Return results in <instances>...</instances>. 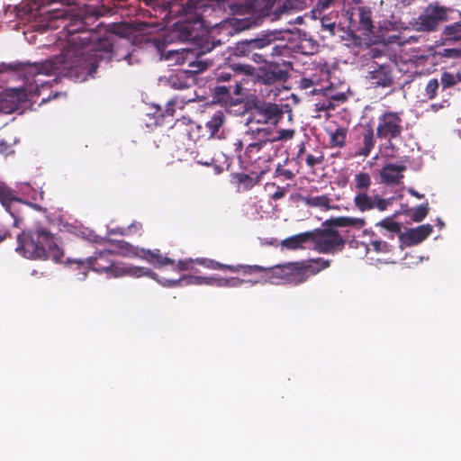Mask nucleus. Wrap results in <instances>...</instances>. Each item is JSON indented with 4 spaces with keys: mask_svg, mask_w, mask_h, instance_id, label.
Instances as JSON below:
<instances>
[{
    "mask_svg": "<svg viewBox=\"0 0 461 461\" xmlns=\"http://www.w3.org/2000/svg\"><path fill=\"white\" fill-rule=\"evenodd\" d=\"M405 168V166L396 164L384 166L380 171L381 182L387 185L398 184L403 177Z\"/></svg>",
    "mask_w": 461,
    "mask_h": 461,
    "instance_id": "11",
    "label": "nucleus"
},
{
    "mask_svg": "<svg viewBox=\"0 0 461 461\" xmlns=\"http://www.w3.org/2000/svg\"><path fill=\"white\" fill-rule=\"evenodd\" d=\"M17 251L31 259L52 258L59 261L63 257V251L58 246L53 235L43 227L23 232L18 237Z\"/></svg>",
    "mask_w": 461,
    "mask_h": 461,
    "instance_id": "2",
    "label": "nucleus"
},
{
    "mask_svg": "<svg viewBox=\"0 0 461 461\" xmlns=\"http://www.w3.org/2000/svg\"><path fill=\"white\" fill-rule=\"evenodd\" d=\"M240 87L238 85H236L234 86V93L239 95L240 94Z\"/></svg>",
    "mask_w": 461,
    "mask_h": 461,
    "instance_id": "52",
    "label": "nucleus"
},
{
    "mask_svg": "<svg viewBox=\"0 0 461 461\" xmlns=\"http://www.w3.org/2000/svg\"><path fill=\"white\" fill-rule=\"evenodd\" d=\"M460 16H461V14H460ZM445 34L448 40H453V41L461 40V21L446 27Z\"/></svg>",
    "mask_w": 461,
    "mask_h": 461,
    "instance_id": "25",
    "label": "nucleus"
},
{
    "mask_svg": "<svg viewBox=\"0 0 461 461\" xmlns=\"http://www.w3.org/2000/svg\"><path fill=\"white\" fill-rule=\"evenodd\" d=\"M285 196V191L281 188H278L276 192H275L272 195L274 200H279Z\"/></svg>",
    "mask_w": 461,
    "mask_h": 461,
    "instance_id": "43",
    "label": "nucleus"
},
{
    "mask_svg": "<svg viewBox=\"0 0 461 461\" xmlns=\"http://www.w3.org/2000/svg\"><path fill=\"white\" fill-rule=\"evenodd\" d=\"M448 51L451 52V53H455V54L457 53V50H449Z\"/></svg>",
    "mask_w": 461,
    "mask_h": 461,
    "instance_id": "56",
    "label": "nucleus"
},
{
    "mask_svg": "<svg viewBox=\"0 0 461 461\" xmlns=\"http://www.w3.org/2000/svg\"><path fill=\"white\" fill-rule=\"evenodd\" d=\"M330 143L335 147H343L346 140L347 130L343 127L337 128L330 134Z\"/></svg>",
    "mask_w": 461,
    "mask_h": 461,
    "instance_id": "23",
    "label": "nucleus"
},
{
    "mask_svg": "<svg viewBox=\"0 0 461 461\" xmlns=\"http://www.w3.org/2000/svg\"><path fill=\"white\" fill-rule=\"evenodd\" d=\"M369 78L372 84L381 86H389L392 84V78L384 68L369 72Z\"/></svg>",
    "mask_w": 461,
    "mask_h": 461,
    "instance_id": "17",
    "label": "nucleus"
},
{
    "mask_svg": "<svg viewBox=\"0 0 461 461\" xmlns=\"http://www.w3.org/2000/svg\"><path fill=\"white\" fill-rule=\"evenodd\" d=\"M362 21L363 23H366V24H369V19L368 18H365L364 16H362Z\"/></svg>",
    "mask_w": 461,
    "mask_h": 461,
    "instance_id": "54",
    "label": "nucleus"
},
{
    "mask_svg": "<svg viewBox=\"0 0 461 461\" xmlns=\"http://www.w3.org/2000/svg\"><path fill=\"white\" fill-rule=\"evenodd\" d=\"M461 81V75L459 73L454 74L450 72H444L441 75V84L443 88L451 87Z\"/></svg>",
    "mask_w": 461,
    "mask_h": 461,
    "instance_id": "24",
    "label": "nucleus"
},
{
    "mask_svg": "<svg viewBox=\"0 0 461 461\" xmlns=\"http://www.w3.org/2000/svg\"><path fill=\"white\" fill-rule=\"evenodd\" d=\"M438 223L440 227H443L444 226V223L441 221L440 219L438 220Z\"/></svg>",
    "mask_w": 461,
    "mask_h": 461,
    "instance_id": "55",
    "label": "nucleus"
},
{
    "mask_svg": "<svg viewBox=\"0 0 461 461\" xmlns=\"http://www.w3.org/2000/svg\"><path fill=\"white\" fill-rule=\"evenodd\" d=\"M276 172L280 176H285L286 179H292L294 176V174L291 170L285 169V168H282L280 167H277Z\"/></svg>",
    "mask_w": 461,
    "mask_h": 461,
    "instance_id": "40",
    "label": "nucleus"
},
{
    "mask_svg": "<svg viewBox=\"0 0 461 461\" xmlns=\"http://www.w3.org/2000/svg\"><path fill=\"white\" fill-rule=\"evenodd\" d=\"M176 104H177V100H176V99H173V100H171V101H169V102L167 103V106H168V107H169V106H172V105H176Z\"/></svg>",
    "mask_w": 461,
    "mask_h": 461,
    "instance_id": "50",
    "label": "nucleus"
},
{
    "mask_svg": "<svg viewBox=\"0 0 461 461\" xmlns=\"http://www.w3.org/2000/svg\"><path fill=\"white\" fill-rule=\"evenodd\" d=\"M222 268L230 269V271L236 272L240 268H248V269H255V270H261L262 268L260 267L255 266V267H243V266H230V265H223Z\"/></svg>",
    "mask_w": 461,
    "mask_h": 461,
    "instance_id": "39",
    "label": "nucleus"
},
{
    "mask_svg": "<svg viewBox=\"0 0 461 461\" xmlns=\"http://www.w3.org/2000/svg\"><path fill=\"white\" fill-rule=\"evenodd\" d=\"M193 100H194L193 98H188V99L186 100V102H191V101H193Z\"/></svg>",
    "mask_w": 461,
    "mask_h": 461,
    "instance_id": "57",
    "label": "nucleus"
},
{
    "mask_svg": "<svg viewBox=\"0 0 461 461\" xmlns=\"http://www.w3.org/2000/svg\"><path fill=\"white\" fill-rule=\"evenodd\" d=\"M408 192H409L411 195H413V196H415V197H417V198H420H420H422V197H423V195H422V194H419L417 191H415V190H414V189H412V188H410V189L408 190Z\"/></svg>",
    "mask_w": 461,
    "mask_h": 461,
    "instance_id": "47",
    "label": "nucleus"
},
{
    "mask_svg": "<svg viewBox=\"0 0 461 461\" xmlns=\"http://www.w3.org/2000/svg\"><path fill=\"white\" fill-rule=\"evenodd\" d=\"M438 81L437 79H430L427 86H426V88H425V91H426V95L429 98V99H432L436 96V94H437V90L438 88Z\"/></svg>",
    "mask_w": 461,
    "mask_h": 461,
    "instance_id": "32",
    "label": "nucleus"
},
{
    "mask_svg": "<svg viewBox=\"0 0 461 461\" xmlns=\"http://www.w3.org/2000/svg\"><path fill=\"white\" fill-rule=\"evenodd\" d=\"M67 12L65 10H53L50 14V19H66Z\"/></svg>",
    "mask_w": 461,
    "mask_h": 461,
    "instance_id": "38",
    "label": "nucleus"
},
{
    "mask_svg": "<svg viewBox=\"0 0 461 461\" xmlns=\"http://www.w3.org/2000/svg\"><path fill=\"white\" fill-rule=\"evenodd\" d=\"M433 227L430 224L420 225L405 231L406 241L411 244H418L424 240L431 232Z\"/></svg>",
    "mask_w": 461,
    "mask_h": 461,
    "instance_id": "13",
    "label": "nucleus"
},
{
    "mask_svg": "<svg viewBox=\"0 0 461 461\" xmlns=\"http://www.w3.org/2000/svg\"><path fill=\"white\" fill-rule=\"evenodd\" d=\"M195 262H197L199 265L204 266L208 268H222L223 265L221 263H218L216 261L211 260V259H204V258H197L195 259Z\"/></svg>",
    "mask_w": 461,
    "mask_h": 461,
    "instance_id": "37",
    "label": "nucleus"
},
{
    "mask_svg": "<svg viewBox=\"0 0 461 461\" xmlns=\"http://www.w3.org/2000/svg\"><path fill=\"white\" fill-rule=\"evenodd\" d=\"M119 253H121L123 256L126 257H140L142 258L147 259L149 262L158 265V266H164L167 264H173V260L167 257H162L159 254L158 250L151 251V250H145V249H140L139 248L133 247L130 245L129 243L121 242L119 244Z\"/></svg>",
    "mask_w": 461,
    "mask_h": 461,
    "instance_id": "10",
    "label": "nucleus"
},
{
    "mask_svg": "<svg viewBox=\"0 0 461 461\" xmlns=\"http://www.w3.org/2000/svg\"><path fill=\"white\" fill-rule=\"evenodd\" d=\"M243 283L242 280L236 278V277H230V278H215V285L222 287V286H230L235 287L239 286Z\"/></svg>",
    "mask_w": 461,
    "mask_h": 461,
    "instance_id": "31",
    "label": "nucleus"
},
{
    "mask_svg": "<svg viewBox=\"0 0 461 461\" xmlns=\"http://www.w3.org/2000/svg\"><path fill=\"white\" fill-rule=\"evenodd\" d=\"M10 148H11V146L8 145L6 142L0 141V152L1 153L7 152L10 149Z\"/></svg>",
    "mask_w": 461,
    "mask_h": 461,
    "instance_id": "44",
    "label": "nucleus"
},
{
    "mask_svg": "<svg viewBox=\"0 0 461 461\" xmlns=\"http://www.w3.org/2000/svg\"><path fill=\"white\" fill-rule=\"evenodd\" d=\"M167 113H168L170 115H173V112H170V113H169V108L167 109Z\"/></svg>",
    "mask_w": 461,
    "mask_h": 461,
    "instance_id": "58",
    "label": "nucleus"
},
{
    "mask_svg": "<svg viewBox=\"0 0 461 461\" xmlns=\"http://www.w3.org/2000/svg\"><path fill=\"white\" fill-rule=\"evenodd\" d=\"M446 16L447 10L444 7L429 5L425 9L423 14L417 18L415 22L416 30L421 32L434 31Z\"/></svg>",
    "mask_w": 461,
    "mask_h": 461,
    "instance_id": "7",
    "label": "nucleus"
},
{
    "mask_svg": "<svg viewBox=\"0 0 461 461\" xmlns=\"http://www.w3.org/2000/svg\"><path fill=\"white\" fill-rule=\"evenodd\" d=\"M370 246L374 250L377 252H388L390 250V246L386 241L374 240L370 242Z\"/></svg>",
    "mask_w": 461,
    "mask_h": 461,
    "instance_id": "33",
    "label": "nucleus"
},
{
    "mask_svg": "<svg viewBox=\"0 0 461 461\" xmlns=\"http://www.w3.org/2000/svg\"><path fill=\"white\" fill-rule=\"evenodd\" d=\"M348 4H358L360 0H345Z\"/></svg>",
    "mask_w": 461,
    "mask_h": 461,
    "instance_id": "51",
    "label": "nucleus"
},
{
    "mask_svg": "<svg viewBox=\"0 0 461 461\" xmlns=\"http://www.w3.org/2000/svg\"><path fill=\"white\" fill-rule=\"evenodd\" d=\"M224 115L222 112H216L212 117L206 122V128L209 130L211 137H218L220 128L223 125Z\"/></svg>",
    "mask_w": 461,
    "mask_h": 461,
    "instance_id": "19",
    "label": "nucleus"
},
{
    "mask_svg": "<svg viewBox=\"0 0 461 461\" xmlns=\"http://www.w3.org/2000/svg\"><path fill=\"white\" fill-rule=\"evenodd\" d=\"M186 280V284H194V285H215L214 277H203V276H189L188 278H184Z\"/></svg>",
    "mask_w": 461,
    "mask_h": 461,
    "instance_id": "30",
    "label": "nucleus"
},
{
    "mask_svg": "<svg viewBox=\"0 0 461 461\" xmlns=\"http://www.w3.org/2000/svg\"><path fill=\"white\" fill-rule=\"evenodd\" d=\"M158 50L160 52L161 59L169 61L170 65H182L187 63L193 72H199L205 68V67L200 62L195 64V54L189 49L165 50L161 49L160 45H158Z\"/></svg>",
    "mask_w": 461,
    "mask_h": 461,
    "instance_id": "5",
    "label": "nucleus"
},
{
    "mask_svg": "<svg viewBox=\"0 0 461 461\" xmlns=\"http://www.w3.org/2000/svg\"><path fill=\"white\" fill-rule=\"evenodd\" d=\"M333 2V0H320L319 1V5L322 8V9H325L327 7L330 6V5Z\"/></svg>",
    "mask_w": 461,
    "mask_h": 461,
    "instance_id": "45",
    "label": "nucleus"
},
{
    "mask_svg": "<svg viewBox=\"0 0 461 461\" xmlns=\"http://www.w3.org/2000/svg\"><path fill=\"white\" fill-rule=\"evenodd\" d=\"M2 240V238L0 237V241Z\"/></svg>",
    "mask_w": 461,
    "mask_h": 461,
    "instance_id": "60",
    "label": "nucleus"
},
{
    "mask_svg": "<svg viewBox=\"0 0 461 461\" xmlns=\"http://www.w3.org/2000/svg\"><path fill=\"white\" fill-rule=\"evenodd\" d=\"M329 267L330 260L321 258L290 263L273 267L269 271L268 278L273 284L288 283L298 285Z\"/></svg>",
    "mask_w": 461,
    "mask_h": 461,
    "instance_id": "3",
    "label": "nucleus"
},
{
    "mask_svg": "<svg viewBox=\"0 0 461 461\" xmlns=\"http://www.w3.org/2000/svg\"><path fill=\"white\" fill-rule=\"evenodd\" d=\"M87 265L91 266L93 270L97 272H111L113 276H120L122 275H130L131 276L140 277L142 276H150L152 278H155V275L152 274L149 269H146L144 267H125V268H119L118 267H115L112 265L111 263L107 262L106 265H101L98 263L97 258H88L87 259Z\"/></svg>",
    "mask_w": 461,
    "mask_h": 461,
    "instance_id": "9",
    "label": "nucleus"
},
{
    "mask_svg": "<svg viewBox=\"0 0 461 461\" xmlns=\"http://www.w3.org/2000/svg\"><path fill=\"white\" fill-rule=\"evenodd\" d=\"M234 145L236 146V149H242V145H243L242 140H238L234 143Z\"/></svg>",
    "mask_w": 461,
    "mask_h": 461,
    "instance_id": "48",
    "label": "nucleus"
},
{
    "mask_svg": "<svg viewBox=\"0 0 461 461\" xmlns=\"http://www.w3.org/2000/svg\"><path fill=\"white\" fill-rule=\"evenodd\" d=\"M374 131L371 128L365 130L362 133V140L356 151V156L367 157L375 147Z\"/></svg>",
    "mask_w": 461,
    "mask_h": 461,
    "instance_id": "15",
    "label": "nucleus"
},
{
    "mask_svg": "<svg viewBox=\"0 0 461 461\" xmlns=\"http://www.w3.org/2000/svg\"><path fill=\"white\" fill-rule=\"evenodd\" d=\"M315 249L321 253H334L341 250L344 246V240L338 231L333 230H323L318 234L313 233Z\"/></svg>",
    "mask_w": 461,
    "mask_h": 461,
    "instance_id": "6",
    "label": "nucleus"
},
{
    "mask_svg": "<svg viewBox=\"0 0 461 461\" xmlns=\"http://www.w3.org/2000/svg\"><path fill=\"white\" fill-rule=\"evenodd\" d=\"M333 223L338 227H354L356 229L362 228L366 221L362 218L354 217H338L332 220Z\"/></svg>",
    "mask_w": 461,
    "mask_h": 461,
    "instance_id": "21",
    "label": "nucleus"
},
{
    "mask_svg": "<svg viewBox=\"0 0 461 461\" xmlns=\"http://www.w3.org/2000/svg\"><path fill=\"white\" fill-rule=\"evenodd\" d=\"M258 137L262 138V145L263 149V159L270 160L273 157H275L279 149V148L276 145V141L272 140V137H270V131L263 128L257 129Z\"/></svg>",
    "mask_w": 461,
    "mask_h": 461,
    "instance_id": "12",
    "label": "nucleus"
},
{
    "mask_svg": "<svg viewBox=\"0 0 461 461\" xmlns=\"http://www.w3.org/2000/svg\"><path fill=\"white\" fill-rule=\"evenodd\" d=\"M322 160H323V156L321 154H319V155L307 154L306 158H305L306 164L311 167L321 164L322 162Z\"/></svg>",
    "mask_w": 461,
    "mask_h": 461,
    "instance_id": "36",
    "label": "nucleus"
},
{
    "mask_svg": "<svg viewBox=\"0 0 461 461\" xmlns=\"http://www.w3.org/2000/svg\"><path fill=\"white\" fill-rule=\"evenodd\" d=\"M374 201L375 195H369L366 192H359L354 197V204L361 212L373 210Z\"/></svg>",
    "mask_w": 461,
    "mask_h": 461,
    "instance_id": "18",
    "label": "nucleus"
},
{
    "mask_svg": "<svg viewBox=\"0 0 461 461\" xmlns=\"http://www.w3.org/2000/svg\"><path fill=\"white\" fill-rule=\"evenodd\" d=\"M250 134L248 132L245 136V138H248Z\"/></svg>",
    "mask_w": 461,
    "mask_h": 461,
    "instance_id": "59",
    "label": "nucleus"
},
{
    "mask_svg": "<svg viewBox=\"0 0 461 461\" xmlns=\"http://www.w3.org/2000/svg\"><path fill=\"white\" fill-rule=\"evenodd\" d=\"M429 210L428 204H421L413 209L410 216L413 221L420 222L428 215Z\"/></svg>",
    "mask_w": 461,
    "mask_h": 461,
    "instance_id": "28",
    "label": "nucleus"
},
{
    "mask_svg": "<svg viewBox=\"0 0 461 461\" xmlns=\"http://www.w3.org/2000/svg\"><path fill=\"white\" fill-rule=\"evenodd\" d=\"M398 213H394L393 216L386 217L375 224L376 228H380L388 232L387 234L384 235L387 239L393 240L394 235L401 231L400 223L393 221V218L396 217Z\"/></svg>",
    "mask_w": 461,
    "mask_h": 461,
    "instance_id": "16",
    "label": "nucleus"
},
{
    "mask_svg": "<svg viewBox=\"0 0 461 461\" xmlns=\"http://www.w3.org/2000/svg\"><path fill=\"white\" fill-rule=\"evenodd\" d=\"M14 200V196L10 191L0 189V202L6 209L9 208L10 203Z\"/></svg>",
    "mask_w": 461,
    "mask_h": 461,
    "instance_id": "34",
    "label": "nucleus"
},
{
    "mask_svg": "<svg viewBox=\"0 0 461 461\" xmlns=\"http://www.w3.org/2000/svg\"><path fill=\"white\" fill-rule=\"evenodd\" d=\"M230 87L221 86L216 87L215 93L219 96V101L227 103L230 97Z\"/></svg>",
    "mask_w": 461,
    "mask_h": 461,
    "instance_id": "35",
    "label": "nucleus"
},
{
    "mask_svg": "<svg viewBox=\"0 0 461 461\" xmlns=\"http://www.w3.org/2000/svg\"><path fill=\"white\" fill-rule=\"evenodd\" d=\"M304 203L312 207H319L323 209L330 208V199L327 195L305 196L303 198Z\"/></svg>",
    "mask_w": 461,
    "mask_h": 461,
    "instance_id": "20",
    "label": "nucleus"
},
{
    "mask_svg": "<svg viewBox=\"0 0 461 461\" xmlns=\"http://www.w3.org/2000/svg\"><path fill=\"white\" fill-rule=\"evenodd\" d=\"M313 232L307 231L291 236L281 242V246L287 249H302L303 244L312 240Z\"/></svg>",
    "mask_w": 461,
    "mask_h": 461,
    "instance_id": "14",
    "label": "nucleus"
},
{
    "mask_svg": "<svg viewBox=\"0 0 461 461\" xmlns=\"http://www.w3.org/2000/svg\"><path fill=\"white\" fill-rule=\"evenodd\" d=\"M181 282V280H166L163 285H167V286H173V285H176L177 284H179Z\"/></svg>",
    "mask_w": 461,
    "mask_h": 461,
    "instance_id": "46",
    "label": "nucleus"
},
{
    "mask_svg": "<svg viewBox=\"0 0 461 461\" xmlns=\"http://www.w3.org/2000/svg\"><path fill=\"white\" fill-rule=\"evenodd\" d=\"M134 52L135 50H133L132 52H131L130 54H128L127 56H125V59H131L134 56Z\"/></svg>",
    "mask_w": 461,
    "mask_h": 461,
    "instance_id": "53",
    "label": "nucleus"
},
{
    "mask_svg": "<svg viewBox=\"0 0 461 461\" xmlns=\"http://www.w3.org/2000/svg\"><path fill=\"white\" fill-rule=\"evenodd\" d=\"M255 44L257 47H262L264 46V41L263 40H258L255 41Z\"/></svg>",
    "mask_w": 461,
    "mask_h": 461,
    "instance_id": "49",
    "label": "nucleus"
},
{
    "mask_svg": "<svg viewBox=\"0 0 461 461\" xmlns=\"http://www.w3.org/2000/svg\"><path fill=\"white\" fill-rule=\"evenodd\" d=\"M95 36V33L91 36L88 33L73 36L60 56L41 63L21 64L15 67L0 64V73L10 71L14 76V70H17L23 80V86L0 93V112L11 113L18 107L19 103L36 95L39 87L47 84L42 77L57 74L85 81L88 76H93L97 61L110 54L108 49L100 50L93 44L96 41Z\"/></svg>",
    "mask_w": 461,
    "mask_h": 461,
    "instance_id": "1",
    "label": "nucleus"
},
{
    "mask_svg": "<svg viewBox=\"0 0 461 461\" xmlns=\"http://www.w3.org/2000/svg\"><path fill=\"white\" fill-rule=\"evenodd\" d=\"M193 262L192 259L189 260H181L178 262V267L180 270H188L190 269V264Z\"/></svg>",
    "mask_w": 461,
    "mask_h": 461,
    "instance_id": "41",
    "label": "nucleus"
},
{
    "mask_svg": "<svg viewBox=\"0 0 461 461\" xmlns=\"http://www.w3.org/2000/svg\"><path fill=\"white\" fill-rule=\"evenodd\" d=\"M402 119L398 113L386 112L379 116L376 135L380 139L392 140L402 132Z\"/></svg>",
    "mask_w": 461,
    "mask_h": 461,
    "instance_id": "4",
    "label": "nucleus"
},
{
    "mask_svg": "<svg viewBox=\"0 0 461 461\" xmlns=\"http://www.w3.org/2000/svg\"><path fill=\"white\" fill-rule=\"evenodd\" d=\"M393 197L383 198L379 194H375L373 209H376L379 212H384L393 204Z\"/></svg>",
    "mask_w": 461,
    "mask_h": 461,
    "instance_id": "27",
    "label": "nucleus"
},
{
    "mask_svg": "<svg viewBox=\"0 0 461 461\" xmlns=\"http://www.w3.org/2000/svg\"><path fill=\"white\" fill-rule=\"evenodd\" d=\"M251 114V122L276 125L283 116V111L276 104L262 103L254 106Z\"/></svg>",
    "mask_w": 461,
    "mask_h": 461,
    "instance_id": "8",
    "label": "nucleus"
},
{
    "mask_svg": "<svg viewBox=\"0 0 461 461\" xmlns=\"http://www.w3.org/2000/svg\"><path fill=\"white\" fill-rule=\"evenodd\" d=\"M262 145V138L258 137V141L249 143L246 148V153L250 159L258 160L263 159V149Z\"/></svg>",
    "mask_w": 461,
    "mask_h": 461,
    "instance_id": "22",
    "label": "nucleus"
},
{
    "mask_svg": "<svg viewBox=\"0 0 461 461\" xmlns=\"http://www.w3.org/2000/svg\"><path fill=\"white\" fill-rule=\"evenodd\" d=\"M317 106L319 110H329L334 108V105L330 101H327L323 104L319 103L317 104Z\"/></svg>",
    "mask_w": 461,
    "mask_h": 461,
    "instance_id": "42",
    "label": "nucleus"
},
{
    "mask_svg": "<svg viewBox=\"0 0 461 461\" xmlns=\"http://www.w3.org/2000/svg\"><path fill=\"white\" fill-rule=\"evenodd\" d=\"M356 188L363 192L371 185V177L367 173H358L355 176Z\"/></svg>",
    "mask_w": 461,
    "mask_h": 461,
    "instance_id": "26",
    "label": "nucleus"
},
{
    "mask_svg": "<svg viewBox=\"0 0 461 461\" xmlns=\"http://www.w3.org/2000/svg\"><path fill=\"white\" fill-rule=\"evenodd\" d=\"M294 135V130H280V131H276L275 134H273L270 131V137H272L273 138L272 140H275L276 142L281 141V140H291V139H293Z\"/></svg>",
    "mask_w": 461,
    "mask_h": 461,
    "instance_id": "29",
    "label": "nucleus"
}]
</instances>
